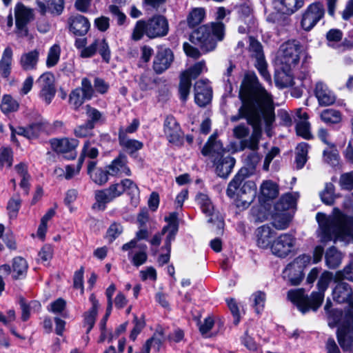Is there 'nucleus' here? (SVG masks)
<instances>
[{
	"mask_svg": "<svg viewBox=\"0 0 353 353\" xmlns=\"http://www.w3.org/2000/svg\"><path fill=\"white\" fill-rule=\"evenodd\" d=\"M241 105L238 114L231 117V121L246 119L252 126L251 136L241 142L242 148H249L252 152L259 149L262 136V125L270 136L272 125L275 121L274 107L272 95L261 85L256 75L252 72L245 74L239 90Z\"/></svg>",
	"mask_w": 353,
	"mask_h": 353,
	"instance_id": "nucleus-1",
	"label": "nucleus"
},
{
	"mask_svg": "<svg viewBox=\"0 0 353 353\" xmlns=\"http://www.w3.org/2000/svg\"><path fill=\"white\" fill-rule=\"evenodd\" d=\"M301 46L296 41H289L283 43L278 51L277 60L281 65L282 71L275 78L276 83L281 87L293 85L294 77H298L305 80L308 77V72L299 75L294 72L300 61Z\"/></svg>",
	"mask_w": 353,
	"mask_h": 353,
	"instance_id": "nucleus-2",
	"label": "nucleus"
},
{
	"mask_svg": "<svg viewBox=\"0 0 353 353\" xmlns=\"http://www.w3.org/2000/svg\"><path fill=\"white\" fill-rule=\"evenodd\" d=\"M331 301L327 300L324 309L327 314L328 325L330 327L338 326L336 337L341 348L345 351H352L353 347V312L343 313L339 310H330Z\"/></svg>",
	"mask_w": 353,
	"mask_h": 353,
	"instance_id": "nucleus-3",
	"label": "nucleus"
},
{
	"mask_svg": "<svg viewBox=\"0 0 353 353\" xmlns=\"http://www.w3.org/2000/svg\"><path fill=\"white\" fill-rule=\"evenodd\" d=\"M224 36L225 25L216 21L201 26L194 30L190 36V41L203 53H208L215 50L217 42L221 41Z\"/></svg>",
	"mask_w": 353,
	"mask_h": 353,
	"instance_id": "nucleus-4",
	"label": "nucleus"
},
{
	"mask_svg": "<svg viewBox=\"0 0 353 353\" xmlns=\"http://www.w3.org/2000/svg\"><path fill=\"white\" fill-rule=\"evenodd\" d=\"M249 176L248 169L241 168L229 183L227 188V195L232 199H239L245 207L253 201L256 194V184L252 181L247 180Z\"/></svg>",
	"mask_w": 353,
	"mask_h": 353,
	"instance_id": "nucleus-5",
	"label": "nucleus"
},
{
	"mask_svg": "<svg viewBox=\"0 0 353 353\" xmlns=\"http://www.w3.org/2000/svg\"><path fill=\"white\" fill-rule=\"evenodd\" d=\"M125 192L130 196L134 202H137L139 189L137 184L129 179H125L119 183H112L106 189L96 191L94 197L99 207L103 206L104 208L106 203L121 196Z\"/></svg>",
	"mask_w": 353,
	"mask_h": 353,
	"instance_id": "nucleus-6",
	"label": "nucleus"
},
{
	"mask_svg": "<svg viewBox=\"0 0 353 353\" xmlns=\"http://www.w3.org/2000/svg\"><path fill=\"white\" fill-rule=\"evenodd\" d=\"M168 20L162 15H154L147 21L139 20L132 30L131 39L137 41L145 34L150 39L162 37L168 34Z\"/></svg>",
	"mask_w": 353,
	"mask_h": 353,
	"instance_id": "nucleus-7",
	"label": "nucleus"
},
{
	"mask_svg": "<svg viewBox=\"0 0 353 353\" xmlns=\"http://www.w3.org/2000/svg\"><path fill=\"white\" fill-rule=\"evenodd\" d=\"M324 298V292H314L309 298L305 294L303 289L291 290L288 292V299L296 305L303 314L306 313L310 308L316 310L321 305Z\"/></svg>",
	"mask_w": 353,
	"mask_h": 353,
	"instance_id": "nucleus-8",
	"label": "nucleus"
},
{
	"mask_svg": "<svg viewBox=\"0 0 353 353\" xmlns=\"http://www.w3.org/2000/svg\"><path fill=\"white\" fill-rule=\"evenodd\" d=\"M87 39L79 38L75 40L74 46L79 50L80 57L90 58L98 51L103 61L108 63L110 59V50L105 39H96L90 46H86Z\"/></svg>",
	"mask_w": 353,
	"mask_h": 353,
	"instance_id": "nucleus-9",
	"label": "nucleus"
},
{
	"mask_svg": "<svg viewBox=\"0 0 353 353\" xmlns=\"http://www.w3.org/2000/svg\"><path fill=\"white\" fill-rule=\"evenodd\" d=\"M324 14L325 8L322 3H311L303 14L301 27L306 31L311 30L323 18Z\"/></svg>",
	"mask_w": 353,
	"mask_h": 353,
	"instance_id": "nucleus-10",
	"label": "nucleus"
},
{
	"mask_svg": "<svg viewBox=\"0 0 353 353\" xmlns=\"http://www.w3.org/2000/svg\"><path fill=\"white\" fill-rule=\"evenodd\" d=\"M310 256L302 255L288 264L283 272V277L292 285H299L303 279L302 267L301 263H310Z\"/></svg>",
	"mask_w": 353,
	"mask_h": 353,
	"instance_id": "nucleus-11",
	"label": "nucleus"
},
{
	"mask_svg": "<svg viewBox=\"0 0 353 353\" xmlns=\"http://www.w3.org/2000/svg\"><path fill=\"white\" fill-rule=\"evenodd\" d=\"M296 239L289 233H283L272 242L270 250L272 253L280 258L286 257L292 251Z\"/></svg>",
	"mask_w": 353,
	"mask_h": 353,
	"instance_id": "nucleus-12",
	"label": "nucleus"
},
{
	"mask_svg": "<svg viewBox=\"0 0 353 353\" xmlns=\"http://www.w3.org/2000/svg\"><path fill=\"white\" fill-rule=\"evenodd\" d=\"M36 84L40 89L39 97L47 104H50L56 93L53 74L51 72L42 74L36 81Z\"/></svg>",
	"mask_w": 353,
	"mask_h": 353,
	"instance_id": "nucleus-13",
	"label": "nucleus"
},
{
	"mask_svg": "<svg viewBox=\"0 0 353 353\" xmlns=\"http://www.w3.org/2000/svg\"><path fill=\"white\" fill-rule=\"evenodd\" d=\"M201 154L208 157L212 162H216L219 157L225 154L223 144L217 140L216 133H213L208 139L201 150Z\"/></svg>",
	"mask_w": 353,
	"mask_h": 353,
	"instance_id": "nucleus-14",
	"label": "nucleus"
},
{
	"mask_svg": "<svg viewBox=\"0 0 353 353\" xmlns=\"http://www.w3.org/2000/svg\"><path fill=\"white\" fill-rule=\"evenodd\" d=\"M194 100L200 107H204L208 104L212 96V88L208 79H201L194 84Z\"/></svg>",
	"mask_w": 353,
	"mask_h": 353,
	"instance_id": "nucleus-15",
	"label": "nucleus"
},
{
	"mask_svg": "<svg viewBox=\"0 0 353 353\" xmlns=\"http://www.w3.org/2000/svg\"><path fill=\"white\" fill-rule=\"evenodd\" d=\"M128 164L127 157L123 154H120L106 166V168L108 169L110 176L118 177L123 176H130L132 175V172Z\"/></svg>",
	"mask_w": 353,
	"mask_h": 353,
	"instance_id": "nucleus-16",
	"label": "nucleus"
},
{
	"mask_svg": "<svg viewBox=\"0 0 353 353\" xmlns=\"http://www.w3.org/2000/svg\"><path fill=\"white\" fill-rule=\"evenodd\" d=\"M174 59V54L169 48L159 49L154 57L153 69L157 74H161L166 70L171 65Z\"/></svg>",
	"mask_w": 353,
	"mask_h": 353,
	"instance_id": "nucleus-17",
	"label": "nucleus"
},
{
	"mask_svg": "<svg viewBox=\"0 0 353 353\" xmlns=\"http://www.w3.org/2000/svg\"><path fill=\"white\" fill-rule=\"evenodd\" d=\"M79 141L75 139H53L50 140V145L52 149L57 153H68L72 152L73 150L77 147ZM75 154H70V158H74Z\"/></svg>",
	"mask_w": 353,
	"mask_h": 353,
	"instance_id": "nucleus-18",
	"label": "nucleus"
},
{
	"mask_svg": "<svg viewBox=\"0 0 353 353\" xmlns=\"http://www.w3.org/2000/svg\"><path fill=\"white\" fill-rule=\"evenodd\" d=\"M332 296L339 303H353V290L347 283H338L332 291Z\"/></svg>",
	"mask_w": 353,
	"mask_h": 353,
	"instance_id": "nucleus-19",
	"label": "nucleus"
},
{
	"mask_svg": "<svg viewBox=\"0 0 353 353\" xmlns=\"http://www.w3.org/2000/svg\"><path fill=\"white\" fill-rule=\"evenodd\" d=\"M163 131L169 142L178 143L181 138V128L172 116H167L163 124Z\"/></svg>",
	"mask_w": 353,
	"mask_h": 353,
	"instance_id": "nucleus-20",
	"label": "nucleus"
},
{
	"mask_svg": "<svg viewBox=\"0 0 353 353\" xmlns=\"http://www.w3.org/2000/svg\"><path fill=\"white\" fill-rule=\"evenodd\" d=\"M274 235V230L268 225L258 228L256 230L257 245L262 249L270 248Z\"/></svg>",
	"mask_w": 353,
	"mask_h": 353,
	"instance_id": "nucleus-21",
	"label": "nucleus"
},
{
	"mask_svg": "<svg viewBox=\"0 0 353 353\" xmlns=\"http://www.w3.org/2000/svg\"><path fill=\"white\" fill-rule=\"evenodd\" d=\"M304 0H273L272 5L278 12L290 14L303 7Z\"/></svg>",
	"mask_w": 353,
	"mask_h": 353,
	"instance_id": "nucleus-22",
	"label": "nucleus"
},
{
	"mask_svg": "<svg viewBox=\"0 0 353 353\" xmlns=\"http://www.w3.org/2000/svg\"><path fill=\"white\" fill-rule=\"evenodd\" d=\"M39 12L44 15L50 12L53 15H60L64 9V0H43L37 1Z\"/></svg>",
	"mask_w": 353,
	"mask_h": 353,
	"instance_id": "nucleus-23",
	"label": "nucleus"
},
{
	"mask_svg": "<svg viewBox=\"0 0 353 353\" xmlns=\"http://www.w3.org/2000/svg\"><path fill=\"white\" fill-rule=\"evenodd\" d=\"M165 221L168 223L162 228L163 233H167L166 244L169 247L170 243H172L176 237L179 230L178 214L176 212L170 213L168 216L165 217Z\"/></svg>",
	"mask_w": 353,
	"mask_h": 353,
	"instance_id": "nucleus-24",
	"label": "nucleus"
},
{
	"mask_svg": "<svg viewBox=\"0 0 353 353\" xmlns=\"http://www.w3.org/2000/svg\"><path fill=\"white\" fill-rule=\"evenodd\" d=\"M97 162L90 161L88 165V174L91 180L99 185H103L108 181V169L103 170L101 168H96Z\"/></svg>",
	"mask_w": 353,
	"mask_h": 353,
	"instance_id": "nucleus-25",
	"label": "nucleus"
},
{
	"mask_svg": "<svg viewBox=\"0 0 353 353\" xmlns=\"http://www.w3.org/2000/svg\"><path fill=\"white\" fill-rule=\"evenodd\" d=\"M16 26L21 30L25 31L26 25L32 18V12L30 8H28L22 3H17L14 9Z\"/></svg>",
	"mask_w": 353,
	"mask_h": 353,
	"instance_id": "nucleus-26",
	"label": "nucleus"
},
{
	"mask_svg": "<svg viewBox=\"0 0 353 353\" xmlns=\"http://www.w3.org/2000/svg\"><path fill=\"white\" fill-rule=\"evenodd\" d=\"M314 93L319 104L321 105H330L335 101L336 97L334 93L328 88L327 85L321 81L316 84Z\"/></svg>",
	"mask_w": 353,
	"mask_h": 353,
	"instance_id": "nucleus-27",
	"label": "nucleus"
},
{
	"mask_svg": "<svg viewBox=\"0 0 353 353\" xmlns=\"http://www.w3.org/2000/svg\"><path fill=\"white\" fill-rule=\"evenodd\" d=\"M90 27V22L84 16L78 14L70 19V30L75 35H85Z\"/></svg>",
	"mask_w": 353,
	"mask_h": 353,
	"instance_id": "nucleus-28",
	"label": "nucleus"
},
{
	"mask_svg": "<svg viewBox=\"0 0 353 353\" xmlns=\"http://www.w3.org/2000/svg\"><path fill=\"white\" fill-rule=\"evenodd\" d=\"M216 172L220 177H227L232 172L235 164V159L230 155L221 156L216 162H212Z\"/></svg>",
	"mask_w": 353,
	"mask_h": 353,
	"instance_id": "nucleus-29",
	"label": "nucleus"
},
{
	"mask_svg": "<svg viewBox=\"0 0 353 353\" xmlns=\"http://www.w3.org/2000/svg\"><path fill=\"white\" fill-rule=\"evenodd\" d=\"M39 59V52L37 50H32L24 52L21 55L19 64L24 71L35 70L37 68Z\"/></svg>",
	"mask_w": 353,
	"mask_h": 353,
	"instance_id": "nucleus-30",
	"label": "nucleus"
},
{
	"mask_svg": "<svg viewBox=\"0 0 353 353\" xmlns=\"http://www.w3.org/2000/svg\"><path fill=\"white\" fill-rule=\"evenodd\" d=\"M296 116L299 119L296 125L297 134L305 139H310V125L307 121L308 115L307 112L303 111L302 109L300 108L296 110Z\"/></svg>",
	"mask_w": 353,
	"mask_h": 353,
	"instance_id": "nucleus-31",
	"label": "nucleus"
},
{
	"mask_svg": "<svg viewBox=\"0 0 353 353\" xmlns=\"http://www.w3.org/2000/svg\"><path fill=\"white\" fill-rule=\"evenodd\" d=\"M89 299L92 303V307L85 313L83 322V326L87 327L86 334L90 333L94 325L99 308V302L94 294H91Z\"/></svg>",
	"mask_w": 353,
	"mask_h": 353,
	"instance_id": "nucleus-32",
	"label": "nucleus"
},
{
	"mask_svg": "<svg viewBox=\"0 0 353 353\" xmlns=\"http://www.w3.org/2000/svg\"><path fill=\"white\" fill-rule=\"evenodd\" d=\"M12 56V48H6L0 59V74L3 78L8 79L11 73Z\"/></svg>",
	"mask_w": 353,
	"mask_h": 353,
	"instance_id": "nucleus-33",
	"label": "nucleus"
},
{
	"mask_svg": "<svg viewBox=\"0 0 353 353\" xmlns=\"http://www.w3.org/2000/svg\"><path fill=\"white\" fill-rule=\"evenodd\" d=\"M279 192V185L271 180L264 181L260 186V194L263 200H272L278 196Z\"/></svg>",
	"mask_w": 353,
	"mask_h": 353,
	"instance_id": "nucleus-34",
	"label": "nucleus"
},
{
	"mask_svg": "<svg viewBox=\"0 0 353 353\" xmlns=\"http://www.w3.org/2000/svg\"><path fill=\"white\" fill-rule=\"evenodd\" d=\"M343 32L339 29H331L326 34L328 46L337 49L339 51L345 50L346 46L342 41Z\"/></svg>",
	"mask_w": 353,
	"mask_h": 353,
	"instance_id": "nucleus-35",
	"label": "nucleus"
},
{
	"mask_svg": "<svg viewBox=\"0 0 353 353\" xmlns=\"http://www.w3.org/2000/svg\"><path fill=\"white\" fill-rule=\"evenodd\" d=\"M119 141L121 147H123L130 155L135 152L141 150L143 147L142 142L128 138L124 135L123 132L119 133Z\"/></svg>",
	"mask_w": 353,
	"mask_h": 353,
	"instance_id": "nucleus-36",
	"label": "nucleus"
},
{
	"mask_svg": "<svg viewBox=\"0 0 353 353\" xmlns=\"http://www.w3.org/2000/svg\"><path fill=\"white\" fill-rule=\"evenodd\" d=\"M298 197L296 193H287L283 195L279 201L275 204L274 208L276 212H286L292 208L296 205V201Z\"/></svg>",
	"mask_w": 353,
	"mask_h": 353,
	"instance_id": "nucleus-37",
	"label": "nucleus"
},
{
	"mask_svg": "<svg viewBox=\"0 0 353 353\" xmlns=\"http://www.w3.org/2000/svg\"><path fill=\"white\" fill-rule=\"evenodd\" d=\"M28 263L22 257H16L12 262V278L14 279H22L27 273Z\"/></svg>",
	"mask_w": 353,
	"mask_h": 353,
	"instance_id": "nucleus-38",
	"label": "nucleus"
},
{
	"mask_svg": "<svg viewBox=\"0 0 353 353\" xmlns=\"http://www.w3.org/2000/svg\"><path fill=\"white\" fill-rule=\"evenodd\" d=\"M137 247L139 250L137 252L129 253L128 257L133 265L139 267L147 261V245L145 244H141Z\"/></svg>",
	"mask_w": 353,
	"mask_h": 353,
	"instance_id": "nucleus-39",
	"label": "nucleus"
},
{
	"mask_svg": "<svg viewBox=\"0 0 353 353\" xmlns=\"http://www.w3.org/2000/svg\"><path fill=\"white\" fill-rule=\"evenodd\" d=\"M325 263L330 269L336 268L341 263V254L334 248H330L325 253Z\"/></svg>",
	"mask_w": 353,
	"mask_h": 353,
	"instance_id": "nucleus-40",
	"label": "nucleus"
},
{
	"mask_svg": "<svg viewBox=\"0 0 353 353\" xmlns=\"http://www.w3.org/2000/svg\"><path fill=\"white\" fill-rule=\"evenodd\" d=\"M248 52L256 62L265 59L261 43L252 37L249 38Z\"/></svg>",
	"mask_w": 353,
	"mask_h": 353,
	"instance_id": "nucleus-41",
	"label": "nucleus"
},
{
	"mask_svg": "<svg viewBox=\"0 0 353 353\" xmlns=\"http://www.w3.org/2000/svg\"><path fill=\"white\" fill-rule=\"evenodd\" d=\"M205 17V10L203 8H194L187 17V23L190 27L200 24Z\"/></svg>",
	"mask_w": 353,
	"mask_h": 353,
	"instance_id": "nucleus-42",
	"label": "nucleus"
},
{
	"mask_svg": "<svg viewBox=\"0 0 353 353\" xmlns=\"http://www.w3.org/2000/svg\"><path fill=\"white\" fill-rule=\"evenodd\" d=\"M85 108L86 116L88 118V120L87 121L88 123H90L94 126L97 123H103L105 122V116L97 108H93L90 105H86Z\"/></svg>",
	"mask_w": 353,
	"mask_h": 353,
	"instance_id": "nucleus-43",
	"label": "nucleus"
},
{
	"mask_svg": "<svg viewBox=\"0 0 353 353\" xmlns=\"http://www.w3.org/2000/svg\"><path fill=\"white\" fill-rule=\"evenodd\" d=\"M148 230L143 227H140L139 230L136 232L135 237L130 241L123 244L122 245L121 249L123 251H128L129 250L134 248L138 246V241L141 240H148Z\"/></svg>",
	"mask_w": 353,
	"mask_h": 353,
	"instance_id": "nucleus-44",
	"label": "nucleus"
},
{
	"mask_svg": "<svg viewBox=\"0 0 353 353\" xmlns=\"http://www.w3.org/2000/svg\"><path fill=\"white\" fill-rule=\"evenodd\" d=\"M320 197L325 205H333L337 197L334 193V185L332 183H325L324 190L320 192Z\"/></svg>",
	"mask_w": 353,
	"mask_h": 353,
	"instance_id": "nucleus-45",
	"label": "nucleus"
},
{
	"mask_svg": "<svg viewBox=\"0 0 353 353\" xmlns=\"http://www.w3.org/2000/svg\"><path fill=\"white\" fill-rule=\"evenodd\" d=\"M0 108L3 113L8 114L17 111L19 108V103L10 95L6 94L2 98Z\"/></svg>",
	"mask_w": 353,
	"mask_h": 353,
	"instance_id": "nucleus-46",
	"label": "nucleus"
},
{
	"mask_svg": "<svg viewBox=\"0 0 353 353\" xmlns=\"http://www.w3.org/2000/svg\"><path fill=\"white\" fill-rule=\"evenodd\" d=\"M321 119L325 123H338L341 120L339 111L334 109H326L321 113Z\"/></svg>",
	"mask_w": 353,
	"mask_h": 353,
	"instance_id": "nucleus-47",
	"label": "nucleus"
},
{
	"mask_svg": "<svg viewBox=\"0 0 353 353\" xmlns=\"http://www.w3.org/2000/svg\"><path fill=\"white\" fill-rule=\"evenodd\" d=\"M291 221L290 215L285 212H276L274 216L273 225L276 229H286Z\"/></svg>",
	"mask_w": 353,
	"mask_h": 353,
	"instance_id": "nucleus-48",
	"label": "nucleus"
},
{
	"mask_svg": "<svg viewBox=\"0 0 353 353\" xmlns=\"http://www.w3.org/2000/svg\"><path fill=\"white\" fill-rule=\"evenodd\" d=\"M202 212L206 214V216H210V219H208V221L210 223H212L215 221L214 218L216 219L217 221V226L219 228H222L223 225V221L221 218H220L217 214H214V207L210 201H208V202H205L203 205H200Z\"/></svg>",
	"mask_w": 353,
	"mask_h": 353,
	"instance_id": "nucleus-49",
	"label": "nucleus"
},
{
	"mask_svg": "<svg viewBox=\"0 0 353 353\" xmlns=\"http://www.w3.org/2000/svg\"><path fill=\"white\" fill-rule=\"evenodd\" d=\"M261 159V156L256 151L251 152L245 156L244 161L247 167H244L243 168L248 169L250 176L254 172Z\"/></svg>",
	"mask_w": 353,
	"mask_h": 353,
	"instance_id": "nucleus-50",
	"label": "nucleus"
},
{
	"mask_svg": "<svg viewBox=\"0 0 353 353\" xmlns=\"http://www.w3.org/2000/svg\"><path fill=\"white\" fill-rule=\"evenodd\" d=\"M205 62L201 61L195 63L193 66L188 70L183 72L181 74L190 78V80L197 78L201 73L206 70Z\"/></svg>",
	"mask_w": 353,
	"mask_h": 353,
	"instance_id": "nucleus-51",
	"label": "nucleus"
},
{
	"mask_svg": "<svg viewBox=\"0 0 353 353\" xmlns=\"http://www.w3.org/2000/svg\"><path fill=\"white\" fill-rule=\"evenodd\" d=\"M88 99L84 98V96L81 93V90L75 88L73 90L69 96L70 105L73 108L74 110H77Z\"/></svg>",
	"mask_w": 353,
	"mask_h": 353,
	"instance_id": "nucleus-52",
	"label": "nucleus"
},
{
	"mask_svg": "<svg viewBox=\"0 0 353 353\" xmlns=\"http://www.w3.org/2000/svg\"><path fill=\"white\" fill-rule=\"evenodd\" d=\"M98 149L96 147L92 146L89 141H86L84 143L79 161H81L82 159L83 163L85 157H88L90 159H96L98 157Z\"/></svg>",
	"mask_w": 353,
	"mask_h": 353,
	"instance_id": "nucleus-53",
	"label": "nucleus"
},
{
	"mask_svg": "<svg viewBox=\"0 0 353 353\" xmlns=\"http://www.w3.org/2000/svg\"><path fill=\"white\" fill-rule=\"evenodd\" d=\"M323 160L332 165H335L338 163L339 154L334 145H332L323 150Z\"/></svg>",
	"mask_w": 353,
	"mask_h": 353,
	"instance_id": "nucleus-54",
	"label": "nucleus"
},
{
	"mask_svg": "<svg viewBox=\"0 0 353 353\" xmlns=\"http://www.w3.org/2000/svg\"><path fill=\"white\" fill-rule=\"evenodd\" d=\"M60 47L57 44L52 46L50 48L46 60V65L48 68L53 67L58 63L60 57Z\"/></svg>",
	"mask_w": 353,
	"mask_h": 353,
	"instance_id": "nucleus-55",
	"label": "nucleus"
},
{
	"mask_svg": "<svg viewBox=\"0 0 353 353\" xmlns=\"http://www.w3.org/2000/svg\"><path fill=\"white\" fill-rule=\"evenodd\" d=\"M191 80L186 76L181 74L179 83L180 98L183 101H186L190 93Z\"/></svg>",
	"mask_w": 353,
	"mask_h": 353,
	"instance_id": "nucleus-56",
	"label": "nucleus"
},
{
	"mask_svg": "<svg viewBox=\"0 0 353 353\" xmlns=\"http://www.w3.org/2000/svg\"><path fill=\"white\" fill-rule=\"evenodd\" d=\"M253 300V307L257 314H260L263 310L266 299V296L264 292L261 291L256 292L252 295L251 297Z\"/></svg>",
	"mask_w": 353,
	"mask_h": 353,
	"instance_id": "nucleus-57",
	"label": "nucleus"
},
{
	"mask_svg": "<svg viewBox=\"0 0 353 353\" xmlns=\"http://www.w3.org/2000/svg\"><path fill=\"white\" fill-rule=\"evenodd\" d=\"M77 88L81 90V93L83 94L84 98L88 100H90L92 98L94 90L91 81L88 78H83L81 80V87Z\"/></svg>",
	"mask_w": 353,
	"mask_h": 353,
	"instance_id": "nucleus-58",
	"label": "nucleus"
},
{
	"mask_svg": "<svg viewBox=\"0 0 353 353\" xmlns=\"http://www.w3.org/2000/svg\"><path fill=\"white\" fill-rule=\"evenodd\" d=\"M94 126L90 123H85L81 125L77 126L74 130V133L76 137L83 138L87 137L92 136V130Z\"/></svg>",
	"mask_w": 353,
	"mask_h": 353,
	"instance_id": "nucleus-59",
	"label": "nucleus"
},
{
	"mask_svg": "<svg viewBox=\"0 0 353 353\" xmlns=\"http://www.w3.org/2000/svg\"><path fill=\"white\" fill-rule=\"evenodd\" d=\"M0 163L2 166L10 168L12 164V152L10 148H3L0 150Z\"/></svg>",
	"mask_w": 353,
	"mask_h": 353,
	"instance_id": "nucleus-60",
	"label": "nucleus"
},
{
	"mask_svg": "<svg viewBox=\"0 0 353 353\" xmlns=\"http://www.w3.org/2000/svg\"><path fill=\"white\" fill-rule=\"evenodd\" d=\"M123 232V227L120 223H112L107 230L106 236L110 241L115 240Z\"/></svg>",
	"mask_w": 353,
	"mask_h": 353,
	"instance_id": "nucleus-61",
	"label": "nucleus"
},
{
	"mask_svg": "<svg viewBox=\"0 0 353 353\" xmlns=\"http://www.w3.org/2000/svg\"><path fill=\"white\" fill-rule=\"evenodd\" d=\"M339 184L342 189L352 190L353 189V172L341 174L339 179Z\"/></svg>",
	"mask_w": 353,
	"mask_h": 353,
	"instance_id": "nucleus-62",
	"label": "nucleus"
},
{
	"mask_svg": "<svg viewBox=\"0 0 353 353\" xmlns=\"http://www.w3.org/2000/svg\"><path fill=\"white\" fill-rule=\"evenodd\" d=\"M332 279V274L330 272L325 271L324 272L317 283L318 290L322 292H325L327 290L330 282Z\"/></svg>",
	"mask_w": 353,
	"mask_h": 353,
	"instance_id": "nucleus-63",
	"label": "nucleus"
},
{
	"mask_svg": "<svg viewBox=\"0 0 353 353\" xmlns=\"http://www.w3.org/2000/svg\"><path fill=\"white\" fill-rule=\"evenodd\" d=\"M336 276L339 279H347L353 281V261L346 265L343 270L337 272Z\"/></svg>",
	"mask_w": 353,
	"mask_h": 353,
	"instance_id": "nucleus-64",
	"label": "nucleus"
}]
</instances>
